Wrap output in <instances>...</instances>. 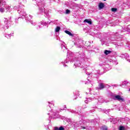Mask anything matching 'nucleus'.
I'll list each match as a JSON object with an SVG mask.
<instances>
[{"label":"nucleus","mask_w":130,"mask_h":130,"mask_svg":"<svg viewBox=\"0 0 130 130\" xmlns=\"http://www.w3.org/2000/svg\"><path fill=\"white\" fill-rule=\"evenodd\" d=\"M105 2L106 1V0H104Z\"/></svg>","instance_id":"dca6fc26"},{"label":"nucleus","mask_w":130,"mask_h":130,"mask_svg":"<svg viewBox=\"0 0 130 130\" xmlns=\"http://www.w3.org/2000/svg\"><path fill=\"white\" fill-rule=\"evenodd\" d=\"M111 52H112L111 51H109V50H106L104 51V53H105V54H106V55H108V54H110V53H111Z\"/></svg>","instance_id":"39448f33"},{"label":"nucleus","mask_w":130,"mask_h":130,"mask_svg":"<svg viewBox=\"0 0 130 130\" xmlns=\"http://www.w3.org/2000/svg\"><path fill=\"white\" fill-rule=\"evenodd\" d=\"M0 12L1 13H4V12H5V8H0Z\"/></svg>","instance_id":"9b49d317"},{"label":"nucleus","mask_w":130,"mask_h":130,"mask_svg":"<svg viewBox=\"0 0 130 130\" xmlns=\"http://www.w3.org/2000/svg\"><path fill=\"white\" fill-rule=\"evenodd\" d=\"M112 12H116L117 11V8H111V9Z\"/></svg>","instance_id":"9d476101"},{"label":"nucleus","mask_w":130,"mask_h":130,"mask_svg":"<svg viewBox=\"0 0 130 130\" xmlns=\"http://www.w3.org/2000/svg\"><path fill=\"white\" fill-rule=\"evenodd\" d=\"M115 98L116 99V100H118V101H122V102L124 101V100H123V99L121 98V96H120L119 95H115Z\"/></svg>","instance_id":"f257e3e1"},{"label":"nucleus","mask_w":130,"mask_h":130,"mask_svg":"<svg viewBox=\"0 0 130 130\" xmlns=\"http://www.w3.org/2000/svg\"><path fill=\"white\" fill-rule=\"evenodd\" d=\"M64 32L66 33V34L69 35L70 36H71L72 37H74V35H73V34H71V32L68 30H65Z\"/></svg>","instance_id":"20e7f679"},{"label":"nucleus","mask_w":130,"mask_h":130,"mask_svg":"<svg viewBox=\"0 0 130 130\" xmlns=\"http://www.w3.org/2000/svg\"><path fill=\"white\" fill-rule=\"evenodd\" d=\"M59 30H60V27L57 26L55 28V32H59Z\"/></svg>","instance_id":"1a4fd4ad"},{"label":"nucleus","mask_w":130,"mask_h":130,"mask_svg":"<svg viewBox=\"0 0 130 130\" xmlns=\"http://www.w3.org/2000/svg\"><path fill=\"white\" fill-rule=\"evenodd\" d=\"M119 130H124V127L123 126H120Z\"/></svg>","instance_id":"f8f14e48"},{"label":"nucleus","mask_w":130,"mask_h":130,"mask_svg":"<svg viewBox=\"0 0 130 130\" xmlns=\"http://www.w3.org/2000/svg\"><path fill=\"white\" fill-rule=\"evenodd\" d=\"M129 91H130V88H129Z\"/></svg>","instance_id":"f3484780"},{"label":"nucleus","mask_w":130,"mask_h":130,"mask_svg":"<svg viewBox=\"0 0 130 130\" xmlns=\"http://www.w3.org/2000/svg\"><path fill=\"white\" fill-rule=\"evenodd\" d=\"M83 22L84 23H87L88 24H89V25H92V20H91L90 19H85Z\"/></svg>","instance_id":"f03ea898"},{"label":"nucleus","mask_w":130,"mask_h":130,"mask_svg":"<svg viewBox=\"0 0 130 130\" xmlns=\"http://www.w3.org/2000/svg\"><path fill=\"white\" fill-rule=\"evenodd\" d=\"M54 130H64V128L62 126H60L58 128V127H55Z\"/></svg>","instance_id":"423d86ee"},{"label":"nucleus","mask_w":130,"mask_h":130,"mask_svg":"<svg viewBox=\"0 0 130 130\" xmlns=\"http://www.w3.org/2000/svg\"><path fill=\"white\" fill-rule=\"evenodd\" d=\"M70 11L69 9L66 10V14H69L70 13Z\"/></svg>","instance_id":"ddd939ff"},{"label":"nucleus","mask_w":130,"mask_h":130,"mask_svg":"<svg viewBox=\"0 0 130 130\" xmlns=\"http://www.w3.org/2000/svg\"><path fill=\"white\" fill-rule=\"evenodd\" d=\"M105 7V5L103 3H100L99 4V8L100 10H102Z\"/></svg>","instance_id":"7ed1b4c3"},{"label":"nucleus","mask_w":130,"mask_h":130,"mask_svg":"<svg viewBox=\"0 0 130 130\" xmlns=\"http://www.w3.org/2000/svg\"><path fill=\"white\" fill-rule=\"evenodd\" d=\"M2 4V1H0V4Z\"/></svg>","instance_id":"2eb2a0df"},{"label":"nucleus","mask_w":130,"mask_h":130,"mask_svg":"<svg viewBox=\"0 0 130 130\" xmlns=\"http://www.w3.org/2000/svg\"><path fill=\"white\" fill-rule=\"evenodd\" d=\"M101 130H107L108 128H107V127H106V126H103L101 127Z\"/></svg>","instance_id":"6e6552de"},{"label":"nucleus","mask_w":130,"mask_h":130,"mask_svg":"<svg viewBox=\"0 0 130 130\" xmlns=\"http://www.w3.org/2000/svg\"><path fill=\"white\" fill-rule=\"evenodd\" d=\"M100 89H104L105 88V85L103 83H100L99 85Z\"/></svg>","instance_id":"0eeeda50"},{"label":"nucleus","mask_w":130,"mask_h":130,"mask_svg":"<svg viewBox=\"0 0 130 130\" xmlns=\"http://www.w3.org/2000/svg\"><path fill=\"white\" fill-rule=\"evenodd\" d=\"M83 129H85L86 128V127H82Z\"/></svg>","instance_id":"4468645a"}]
</instances>
